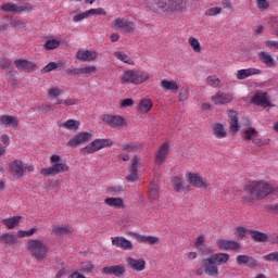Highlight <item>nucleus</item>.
Listing matches in <instances>:
<instances>
[{
    "mask_svg": "<svg viewBox=\"0 0 278 278\" xmlns=\"http://www.w3.org/2000/svg\"><path fill=\"white\" fill-rule=\"evenodd\" d=\"M228 253H216L207 258L201 261L200 267L195 270V275L201 277L207 275L208 277H216L219 275L218 266H224L230 260Z\"/></svg>",
    "mask_w": 278,
    "mask_h": 278,
    "instance_id": "1",
    "label": "nucleus"
},
{
    "mask_svg": "<svg viewBox=\"0 0 278 278\" xmlns=\"http://www.w3.org/2000/svg\"><path fill=\"white\" fill-rule=\"evenodd\" d=\"M244 190L251 197H255L257 201H262V199H266L268 194L275 192L273 186L264 180H250L245 184Z\"/></svg>",
    "mask_w": 278,
    "mask_h": 278,
    "instance_id": "2",
    "label": "nucleus"
},
{
    "mask_svg": "<svg viewBox=\"0 0 278 278\" xmlns=\"http://www.w3.org/2000/svg\"><path fill=\"white\" fill-rule=\"evenodd\" d=\"M50 164H52L50 167L41 168L40 174L43 175V177H55V175L68 173V170H71L68 164H66V162L62 160V156L58 154H52L50 156Z\"/></svg>",
    "mask_w": 278,
    "mask_h": 278,
    "instance_id": "3",
    "label": "nucleus"
},
{
    "mask_svg": "<svg viewBox=\"0 0 278 278\" xmlns=\"http://www.w3.org/2000/svg\"><path fill=\"white\" fill-rule=\"evenodd\" d=\"M26 250L37 262H45L49 254V247L40 239H29L26 243Z\"/></svg>",
    "mask_w": 278,
    "mask_h": 278,
    "instance_id": "4",
    "label": "nucleus"
},
{
    "mask_svg": "<svg viewBox=\"0 0 278 278\" xmlns=\"http://www.w3.org/2000/svg\"><path fill=\"white\" fill-rule=\"evenodd\" d=\"M9 172L15 179H21L25 173H34V165L24 163L21 160H14L9 164Z\"/></svg>",
    "mask_w": 278,
    "mask_h": 278,
    "instance_id": "5",
    "label": "nucleus"
},
{
    "mask_svg": "<svg viewBox=\"0 0 278 278\" xmlns=\"http://www.w3.org/2000/svg\"><path fill=\"white\" fill-rule=\"evenodd\" d=\"M156 8H160L162 12H181L186 2L184 0H152Z\"/></svg>",
    "mask_w": 278,
    "mask_h": 278,
    "instance_id": "6",
    "label": "nucleus"
},
{
    "mask_svg": "<svg viewBox=\"0 0 278 278\" xmlns=\"http://www.w3.org/2000/svg\"><path fill=\"white\" fill-rule=\"evenodd\" d=\"M114 142L111 139H94L91 143L81 149L83 155H90L105 149V147H112Z\"/></svg>",
    "mask_w": 278,
    "mask_h": 278,
    "instance_id": "7",
    "label": "nucleus"
},
{
    "mask_svg": "<svg viewBox=\"0 0 278 278\" xmlns=\"http://www.w3.org/2000/svg\"><path fill=\"white\" fill-rule=\"evenodd\" d=\"M2 12H10L11 14H23V12H31L34 10V5L31 3L22 2V3H14V2H7L1 5Z\"/></svg>",
    "mask_w": 278,
    "mask_h": 278,
    "instance_id": "8",
    "label": "nucleus"
},
{
    "mask_svg": "<svg viewBox=\"0 0 278 278\" xmlns=\"http://www.w3.org/2000/svg\"><path fill=\"white\" fill-rule=\"evenodd\" d=\"M90 140H92V131H81L70 139L67 147H79V144H86V142H90Z\"/></svg>",
    "mask_w": 278,
    "mask_h": 278,
    "instance_id": "9",
    "label": "nucleus"
},
{
    "mask_svg": "<svg viewBox=\"0 0 278 278\" xmlns=\"http://www.w3.org/2000/svg\"><path fill=\"white\" fill-rule=\"evenodd\" d=\"M102 122L112 128H121L127 125V123L125 122V118H123V116L121 115L104 114L102 116Z\"/></svg>",
    "mask_w": 278,
    "mask_h": 278,
    "instance_id": "10",
    "label": "nucleus"
},
{
    "mask_svg": "<svg viewBox=\"0 0 278 278\" xmlns=\"http://www.w3.org/2000/svg\"><path fill=\"white\" fill-rule=\"evenodd\" d=\"M14 65L21 73H34L38 70V65L36 63L25 59L15 60Z\"/></svg>",
    "mask_w": 278,
    "mask_h": 278,
    "instance_id": "11",
    "label": "nucleus"
},
{
    "mask_svg": "<svg viewBox=\"0 0 278 278\" xmlns=\"http://www.w3.org/2000/svg\"><path fill=\"white\" fill-rule=\"evenodd\" d=\"M186 179L188 184H190L194 188H207V186H210L206 179H204L203 177L195 173L187 172Z\"/></svg>",
    "mask_w": 278,
    "mask_h": 278,
    "instance_id": "12",
    "label": "nucleus"
},
{
    "mask_svg": "<svg viewBox=\"0 0 278 278\" xmlns=\"http://www.w3.org/2000/svg\"><path fill=\"white\" fill-rule=\"evenodd\" d=\"M112 27H116L117 29H122L125 34H130V31H134L136 29V24L134 22H129L125 18H116L111 23Z\"/></svg>",
    "mask_w": 278,
    "mask_h": 278,
    "instance_id": "13",
    "label": "nucleus"
},
{
    "mask_svg": "<svg viewBox=\"0 0 278 278\" xmlns=\"http://www.w3.org/2000/svg\"><path fill=\"white\" fill-rule=\"evenodd\" d=\"M211 101L214 103V105H225L233 101V94L230 92L217 91L214 96H212Z\"/></svg>",
    "mask_w": 278,
    "mask_h": 278,
    "instance_id": "14",
    "label": "nucleus"
},
{
    "mask_svg": "<svg viewBox=\"0 0 278 278\" xmlns=\"http://www.w3.org/2000/svg\"><path fill=\"white\" fill-rule=\"evenodd\" d=\"M216 247L219 251H240L241 249V244L238 241L227 239H218Z\"/></svg>",
    "mask_w": 278,
    "mask_h": 278,
    "instance_id": "15",
    "label": "nucleus"
},
{
    "mask_svg": "<svg viewBox=\"0 0 278 278\" xmlns=\"http://www.w3.org/2000/svg\"><path fill=\"white\" fill-rule=\"evenodd\" d=\"M237 266H247V268H260V262L253 256L240 254L236 257Z\"/></svg>",
    "mask_w": 278,
    "mask_h": 278,
    "instance_id": "16",
    "label": "nucleus"
},
{
    "mask_svg": "<svg viewBox=\"0 0 278 278\" xmlns=\"http://www.w3.org/2000/svg\"><path fill=\"white\" fill-rule=\"evenodd\" d=\"M140 165V157L134 156L131 159L130 166H128L129 175L126 176V180L129 182L138 181V166Z\"/></svg>",
    "mask_w": 278,
    "mask_h": 278,
    "instance_id": "17",
    "label": "nucleus"
},
{
    "mask_svg": "<svg viewBox=\"0 0 278 278\" xmlns=\"http://www.w3.org/2000/svg\"><path fill=\"white\" fill-rule=\"evenodd\" d=\"M169 149L170 144H168V142H164L163 144L160 146L157 152L155 153V164H157V166H162V164L166 162Z\"/></svg>",
    "mask_w": 278,
    "mask_h": 278,
    "instance_id": "18",
    "label": "nucleus"
},
{
    "mask_svg": "<svg viewBox=\"0 0 278 278\" xmlns=\"http://www.w3.org/2000/svg\"><path fill=\"white\" fill-rule=\"evenodd\" d=\"M251 102L254 105H260V108H269L270 98H268V93L258 91L253 96Z\"/></svg>",
    "mask_w": 278,
    "mask_h": 278,
    "instance_id": "19",
    "label": "nucleus"
},
{
    "mask_svg": "<svg viewBox=\"0 0 278 278\" xmlns=\"http://www.w3.org/2000/svg\"><path fill=\"white\" fill-rule=\"evenodd\" d=\"M112 244L117 249H122L123 251H131L134 249V243L127 240L125 237H112Z\"/></svg>",
    "mask_w": 278,
    "mask_h": 278,
    "instance_id": "20",
    "label": "nucleus"
},
{
    "mask_svg": "<svg viewBox=\"0 0 278 278\" xmlns=\"http://www.w3.org/2000/svg\"><path fill=\"white\" fill-rule=\"evenodd\" d=\"M101 273H102V275H114V277L121 278L125 275V266L111 265L108 267H103Z\"/></svg>",
    "mask_w": 278,
    "mask_h": 278,
    "instance_id": "21",
    "label": "nucleus"
},
{
    "mask_svg": "<svg viewBox=\"0 0 278 278\" xmlns=\"http://www.w3.org/2000/svg\"><path fill=\"white\" fill-rule=\"evenodd\" d=\"M228 118L230 131L232 134H238L240 130V125L238 124V112L233 110L228 111Z\"/></svg>",
    "mask_w": 278,
    "mask_h": 278,
    "instance_id": "22",
    "label": "nucleus"
},
{
    "mask_svg": "<svg viewBox=\"0 0 278 278\" xmlns=\"http://www.w3.org/2000/svg\"><path fill=\"white\" fill-rule=\"evenodd\" d=\"M126 262H127L129 268H131L136 273H140V271L144 270V268L147 266V262H144V260H142V258L135 260L134 257H128V258H126Z\"/></svg>",
    "mask_w": 278,
    "mask_h": 278,
    "instance_id": "23",
    "label": "nucleus"
},
{
    "mask_svg": "<svg viewBox=\"0 0 278 278\" xmlns=\"http://www.w3.org/2000/svg\"><path fill=\"white\" fill-rule=\"evenodd\" d=\"M0 125L2 127H13V129H17L18 127V117L11 115H1L0 116Z\"/></svg>",
    "mask_w": 278,
    "mask_h": 278,
    "instance_id": "24",
    "label": "nucleus"
},
{
    "mask_svg": "<svg viewBox=\"0 0 278 278\" xmlns=\"http://www.w3.org/2000/svg\"><path fill=\"white\" fill-rule=\"evenodd\" d=\"M76 58L77 60H80V62H92L97 60V52L90 50H79Z\"/></svg>",
    "mask_w": 278,
    "mask_h": 278,
    "instance_id": "25",
    "label": "nucleus"
},
{
    "mask_svg": "<svg viewBox=\"0 0 278 278\" xmlns=\"http://www.w3.org/2000/svg\"><path fill=\"white\" fill-rule=\"evenodd\" d=\"M252 75H262V70H257L255 67H250L247 70H239L236 74L237 79H247L248 77H252Z\"/></svg>",
    "mask_w": 278,
    "mask_h": 278,
    "instance_id": "26",
    "label": "nucleus"
},
{
    "mask_svg": "<svg viewBox=\"0 0 278 278\" xmlns=\"http://www.w3.org/2000/svg\"><path fill=\"white\" fill-rule=\"evenodd\" d=\"M134 238L139 242L140 244H157L160 242V238L153 237V236H144L140 233H134Z\"/></svg>",
    "mask_w": 278,
    "mask_h": 278,
    "instance_id": "27",
    "label": "nucleus"
},
{
    "mask_svg": "<svg viewBox=\"0 0 278 278\" xmlns=\"http://www.w3.org/2000/svg\"><path fill=\"white\" fill-rule=\"evenodd\" d=\"M258 60H260V62H262V64H265V66H267V68H275L277 66L275 59L268 52L258 53Z\"/></svg>",
    "mask_w": 278,
    "mask_h": 278,
    "instance_id": "28",
    "label": "nucleus"
},
{
    "mask_svg": "<svg viewBox=\"0 0 278 278\" xmlns=\"http://www.w3.org/2000/svg\"><path fill=\"white\" fill-rule=\"evenodd\" d=\"M161 88L165 91V92H177L179 90V85H177V83H175L174 80H168V79H163L161 81Z\"/></svg>",
    "mask_w": 278,
    "mask_h": 278,
    "instance_id": "29",
    "label": "nucleus"
},
{
    "mask_svg": "<svg viewBox=\"0 0 278 278\" xmlns=\"http://www.w3.org/2000/svg\"><path fill=\"white\" fill-rule=\"evenodd\" d=\"M21 220H23V217L16 215L10 218H4L2 225H5L7 229H16V227L21 225Z\"/></svg>",
    "mask_w": 278,
    "mask_h": 278,
    "instance_id": "30",
    "label": "nucleus"
},
{
    "mask_svg": "<svg viewBox=\"0 0 278 278\" xmlns=\"http://www.w3.org/2000/svg\"><path fill=\"white\" fill-rule=\"evenodd\" d=\"M0 241L9 247H14V244L18 243V237L12 232H7L0 236Z\"/></svg>",
    "mask_w": 278,
    "mask_h": 278,
    "instance_id": "31",
    "label": "nucleus"
},
{
    "mask_svg": "<svg viewBox=\"0 0 278 278\" xmlns=\"http://www.w3.org/2000/svg\"><path fill=\"white\" fill-rule=\"evenodd\" d=\"M104 204L109 205V207H114V210H121V207H125L123 198H106L104 199Z\"/></svg>",
    "mask_w": 278,
    "mask_h": 278,
    "instance_id": "32",
    "label": "nucleus"
},
{
    "mask_svg": "<svg viewBox=\"0 0 278 278\" xmlns=\"http://www.w3.org/2000/svg\"><path fill=\"white\" fill-rule=\"evenodd\" d=\"M153 109V102L150 99H143L140 101L137 111L140 114H147Z\"/></svg>",
    "mask_w": 278,
    "mask_h": 278,
    "instance_id": "33",
    "label": "nucleus"
},
{
    "mask_svg": "<svg viewBox=\"0 0 278 278\" xmlns=\"http://www.w3.org/2000/svg\"><path fill=\"white\" fill-rule=\"evenodd\" d=\"M212 129L215 138H227V130L225 129V126L223 124L216 123L212 126Z\"/></svg>",
    "mask_w": 278,
    "mask_h": 278,
    "instance_id": "34",
    "label": "nucleus"
},
{
    "mask_svg": "<svg viewBox=\"0 0 278 278\" xmlns=\"http://www.w3.org/2000/svg\"><path fill=\"white\" fill-rule=\"evenodd\" d=\"M52 231L54 236H66L73 233V228L68 225L53 226Z\"/></svg>",
    "mask_w": 278,
    "mask_h": 278,
    "instance_id": "35",
    "label": "nucleus"
},
{
    "mask_svg": "<svg viewBox=\"0 0 278 278\" xmlns=\"http://www.w3.org/2000/svg\"><path fill=\"white\" fill-rule=\"evenodd\" d=\"M148 79H149L148 72L135 71V80H132L135 86L144 84V81H148Z\"/></svg>",
    "mask_w": 278,
    "mask_h": 278,
    "instance_id": "36",
    "label": "nucleus"
},
{
    "mask_svg": "<svg viewBox=\"0 0 278 278\" xmlns=\"http://www.w3.org/2000/svg\"><path fill=\"white\" fill-rule=\"evenodd\" d=\"M121 84H134V81L136 80V76H135V71H126L124 72L121 77Z\"/></svg>",
    "mask_w": 278,
    "mask_h": 278,
    "instance_id": "37",
    "label": "nucleus"
},
{
    "mask_svg": "<svg viewBox=\"0 0 278 278\" xmlns=\"http://www.w3.org/2000/svg\"><path fill=\"white\" fill-rule=\"evenodd\" d=\"M250 236L254 242H266L268 240V235L260 232L257 230H250Z\"/></svg>",
    "mask_w": 278,
    "mask_h": 278,
    "instance_id": "38",
    "label": "nucleus"
},
{
    "mask_svg": "<svg viewBox=\"0 0 278 278\" xmlns=\"http://www.w3.org/2000/svg\"><path fill=\"white\" fill-rule=\"evenodd\" d=\"M64 63L62 62H50L42 68V73H51V71H62Z\"/></svg>",
    "mask_w": 278,
    "mask_h": 278,
    "instance_id": "39",
    "label": "nucleus"
},
{
    "mask_svg": "<svg viewBox=\"0 0 278 278\" xmlns=\"http://www.w3.org/2000/svg\"><path fill=\"white\" fill-rule=\"evenodd\" d=\"M97 73V66L89 65L86 67H79V77H90Z\"/></svg>",
    "mask_w": 278,
    "mask_h": 278,
    "instance_id": "40",
    "label": "nucleus"
},
{
    "mask_svg": "<svg viewBox=\"0 0 278 278\" xmlns=\"http://www.w3.org/2000/svg\"><path fill=\"white\" fill-rule=\"evenodd\" d=\"M257 134V129L249 127L243 131L241 138L245 141L253 140L254 138H256Z\"/></svg>",
    "mask_w": 278,
    "mask_h": 278,
    "instance_id": "41",
    "label": "nucleus"
},
{
    "mask_svg": "<svg viewBox=\"0 0 278 278\" xmlns=\"http://www.w3.org/2000/svg\"><path fill=\"white\" fill-rule=\"evenodd\" d=\"M172 186L175 192H181V190H185L186 188L184 186V180L179 176H176L172 179Z\"/></svg>",
    "mask_w": 278,
    "mask_h": 278,
    "instance_id": "42",
    "label": "nucleus"
},
{
    "mask_svg": "<svg viewBox=\"0 0 278 278\" xmlns=\"http://www.w3.org/2000/svg\"><path fill=\"white\" fill-rule=\"evenodd\" d=\"M114 55L117 60L124 62V64H130L131 66H134V60H131L129 55L125 54V52L115 51Z\"/></svg>",
    "mask_w": 278,
    "mask_h": 278,
    "instance_id": "43",
    "label": "nucleus"
},
{
    "mask_svg": "<svg viewBox=\"0 0 278 278\" xmlns=\"http://www.w3.org/2000/svg\"><path fill=\"white\" fill-rule=\"evenodd\" d=\"M64 129H68L70 131H77L79 129V122L75 119H68L62 124Z\"/></svg>",
    "mask_w": 278,
    "mask_h": 278,
    "instance_id": "44",
    "label": "nucleus"
},
{
    "mask_svg": "<svg viewBox=\"0 0 278 278\" xmlns=\"http://www.w3.org/2000/svg\"><path fill=\"white\" fill-rule=\"evenodd\" d=\"M123 151L127 153H135V151H140L142 149V143H125L122 146Z\"/></svg>",
    "mask_w": 278,
    "mask_h": 278,
    "instance_id": "45",
    "label": "nucleus"
},
{
    "mask_svg": "<svg viewBox=\"0 0 278 278\" xmlns=\"http://www.w3.org/2000/svg\"><path fill=\"white\" fill-rule=\"evenodd\" d=\"M149 199L151 201H157V199H160V188L157 185H150Z\"/></svg>",
    "mask_w": 278,
    "mask_h": 278,
    "instance_id": "46",
    "label": "nucleus"
},
{
    "mask_svg": "<svg viewBox=\"0 0 278 278\" xmlns=\"http://www.w3.org/2000/svg\"><path fill=\"white\" fill-rule=\"evenodd\" d=\"M64 94V90L58 87H52L48 90L49 99H58V97H62Z\"/></svg>",
    "mask_w": 278,
    "mask_h": 278,
    "instance_id": "47",
    "label": "nucleus"
},
{
    "mask_svg": "<svg viewBox=\"0 0 278 278\" xmlns=\"http://www.w3.org/2000/svg\"><path fill=\"white\" fill-rule=\"evenodd\" d=\"M11 25L14 27V29H25L27 27V22L20 20V18H13L10 21Z\"/></svg>",
    "mask_w": 278,
    "mask_h": 278,
    "instance_id": "48",
    "label": "nucleus"
},
{
    "mask_svg": "<svg viewBox=\"0 0 278 278\" xmlns=\"http://www.w3.org/2000/svg\"><path fill=\"white\" fill-rule=\"evenodd\" d=\"M189 45L193 49L194 53H201V42L194 37L189 38Z\"/></svg>",
    "mask_w": 278,
    "mask_h": 278,
    "instance_id": "49",
    "label": "nucleus"
},
{
    "mask_svg": "<svg viewBox=\"0 0 278 278\" xmlns=\"http://www.w3.org/2000/svg\"><path fill=\"white\" fill-rule=\"evenodd\" d=\"M58 47H60V41L50 39L45 43L43 49H46V51H53V49H58Z\"/></svg>",
    "mask_w": 278,
    "mask_h": 278,
    "instance_id": "50",
    "label": "nucleus"
},
{
    "mask_svg": "<svg viewBox=\"0 0 278 278\" xmlns=\"http://www.w3.org/2000/svg\"><path fill=\"white\" fill-rule=\"evenodd\" d=\"M253 144H256V147H266V144L270 143V139L262 140V137H260V132L256 134V137L252 140Z\"/></svg>",
    "mask_w": 278,
    "mask_h": 278,
    "instance_id": "51",
    "label": "nucleus"
},
{
    "mask_svg": "<svg viewBox=\"0 0 278 278\" xmlns=\"http://www.w3.org/2000/svg\"><path fill=\"white\" fill-rule=\"evenodd\" d=\"M206 84L212 88H218V86H220V79L216 76H208L206 78Z\"/></svg>",
    "mask_w": 278,
    "mask_h": 278,
    "instance_id": "52",
    "label": "nucleus"
},
{
    "mask_svg": "<svg viewBox=\"0 0 278 278\" xmlns=\"http://www.w3.org/2000/svg\"><path fill=\"white\" fill-rule=\"evenodd\" d=\"M222 12H223V8L214 7V8L207 9L205 11V15L206 16H218V14H220Z\"/></svg>",
    "mask_w": 278,
    "mask_h": 278,
    "instance_id": "53",
    "label": "nucleus"
},
{
    "mask_svg": "<svg viewBox=\"0 0 278 278\" xmlns=\"http://www.w3.org/2000/svg\"><path fill=\"white\" fill-rule=\"evenodd\" d=\"M80 270H83V273H92V270H94V264H92V262L81 263Z\"/></svg>",
    "mask_w": 278,
    "mask_h": 278,
    "instance_id": "54",
    "label": "nucleus"
},
{
    "mask_svg": "<svg viewBox=\"0 0 278 278\" xmlns=\"http://www.w3.org/2000/svg\"><path fill=\"white\" fill-rule=\"evenodd\" d=\"M87 14L89 16H92L94 14H98V16H105V14H108V12H105L103 9L98 8V9H90L87 11Z\"/></svg>",
    "mask_w": 278,
    "mask_h": 278,
    "instance_id": "55",
    "label": "nucleus"
},
{
    "mask_svg": "<svg viewBox=\"0 0 278 278\" xmlns=\"http://www.w3.org/2000/svg\"><path fill=\"white\" fill-rule=\"evenodd\" d=\"M256 5L261 12H265L270 7L267 0H256Z\"/></svg>",
    "mask_w": 278,
    "mask_h": 278,
    "instance_id": "56",
    "label": "nucleus"
},
{
    "mask_svg": "<svg viewBox=\"0 0 278 278\" xmlns=\"http://www.w3.org/2000/svg\"><path fill=\"white\" fill-rule=\"evenodd\" d=\"M188 87H182L178 96L179 101H188Z\"/></svg>",
    "mask_w": 278,
    "mask_h": 278,
    "instance_id": "57",
    "label": "nucleus"
},
{
    "mask_svg": "<svg viewBox=\"0 0 278 278\" xmlns=\"http://www.w3.org/2000/svg\"><path fill=\"white\" fill-rule=\"evenodd\" d=\"M235 236H237V238L242 240V238H244V236H247V228L240 227V226L237 227L235 230Z\"/></svg>",
    "mask_w": 278,
    "mask_h": 278,
    "instance_id": "58",
    "label": "nucleus"
},
{
    "mask_svg": "<svg viewBox=\"0 0 278 278\" xmlns=\"http://www.w3.org/2000/svg\"><path fill=\"white\" fill-rule=\"evenodd\" d=\"M265 262H277L278 263V252H273L263 257Z\"/></svg>",
    "mask_w": 278,
    "mask_h": 278,
    "instance_id": "59",
    "label": "nucleus"
},
{
    "mask_svg": "<svg viewBox=\"0 0 278 278\" xmlns=\"http://www.w3.org/2000/svg\"><path fill=\"white\" fill-rule=\"evenodd\" d=\"M88 11L77 14L73 17L74 23H79V21H84V18H88Z\"/></svg>",
    "mask_w": 278,
    "mask_h": 278,
    "instance_id": "60",
    "label": "nucleus"
},
{
    "mask_svg": "<svg viewBox=\"0 0 278 278\" xmlns=\"http://www.w3.org/2000/svg\"><path fill=\"white\" fill-rule=\"evenodd\" d=\"M78 103H79L78 99L67 98L66 100H64L63 105H66L68 108L71 105H77Z\"/></svg>",
    "mask_w": 278,
    "mask_h": 278,
    "instance_id": "61",
    "label": "nucleus"
},
{
    "mask_svg": "<svg viewBox=\"0 0 278 278\" xmlns=\"http://www.w3.org/2000/svg\"><path fill=\"white\" fill-rule=\"evenodd\" d=\"M10 66H12V62L10 61V59H1L0 60V68H10Z\"/></svg>",
    "mask_w": 278,
    "mask_h": 278,
    "instance_id": "62",
    "label": "nucleus"
},
{
    "mask_svg": "<svg viewBox=\"0 0 278 278\" xmlns=\"http://www.w3.org/2000/svg\"><path fill=\"white\" fill-rule=\"evenodd\" d=\"M267 212H270V214H278V203L267 205Z\"/></svg>",
    "mask_w": 278,
    "mask_h": 278,
    "instance_id": "63",
    "label": "nucleus"
},
{
    "mask_svg": "<svg viewBox=\"0 0 278 278\" xmlns=\"http://www.w3.org/2000/svg\"><path fill=\"white\" fill-rule=\"evenodd\" d=\"M267 49H278V41L268 40L265 42Z\"/></svg>",
    "mask_w": 278,
    "mask_h": 278,
    "instance_id": "64",
    "label": "nucleus"
}]
</instances>
